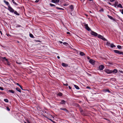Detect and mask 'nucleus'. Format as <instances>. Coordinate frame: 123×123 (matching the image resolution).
<instances>
[{
	"label": "nucleus",
	"mask_w": 123,
	"mask_h": 123,
	"mask_svg": "<svg viewBox=\"0 0 123 123\" xmlns=\"http://www.w3.org/2000/svg\"><path fill=\"white\" fill-rule=\"evenodd\" d=\"M8 9L10 11L12 12H14V10H13L11 6H8Z\"/></svg>",
	"instance_id": "obj_3"
},
{
	"label": "nucleus",
	"mask_w": 123,
	"mask_h": 123,
	"mask_svg": "<svg viewBox=\"0 0 123 123\" xmlns=\"http://www.w3.org/2000/svg\"><path fill=\"white\" fill-rule=\"evenodd\" d=\"M120 11L121 12V13L123 14V9L120 10Z\"/></svg>",
	"instance_id": "obj_33"
},
{
	"label": "nucleus",
	"mask_w": 123,
	"mask_h": 123,
	"mask_svg": "<svg viewBox=\"0 0 123 123\" xmlns=\"http://www.w3.org/2000/svg\"><path fill=\"white\" fill-rule=\"evenodd\" d=\"M105 71V72L107 74H110L112 72V71L108 69H106Z\"/></svg>",
	"instance_id": "obj_4"
},
{
	"label": "nucleus",
	"mask_w": 123,
	"mask_h": 123,
	"mask_svg": "<svg viewBox=\"0 0 123 123\" xmlns=\"http://www.w3.org/2000/svg\"><path fill=\"white\" fill-rule=\"evenodd\" d=\"M7 64L8 65H10V62L8 61V60L7 61Z\"/></svg>",
	"instance_id": "obj_35"
},
{
	"label": "nucleus",
	"mask_w": 123,
	"mask_h": 123,
	"mask_svg": "<svg viewBox=\"0 0 123 123\" xmlns=\"http://www.w3.org/2000/svg\"><path fill=\"white\" fill-rule=\"evenodd\" d=\"M100 11L103 12L104 11V9L103 8H101L99 11Z\"/></svg>",
	"instance_id": "obj_41"
},
{
	"label": "nucleus",
	"mask_w": 123,
	"mask_h": 123,
	"mask_svg": "<svg viewBox=\"0 0 123 123\" xmlns=\"http://www.w3.org/2000/svg\"><path fill=\"white\" fill-rule=\"evenodd\" d=\"M27 122L28 123H30V122L29 121H27Z\"/></svg>",
	"instance_id": "obj_60"
},
{
	"label": "nucleus",
	"mask_w": 123,
	"mask_h": 123,
	"mask_svg": "<svg viewBox=\"0 0 123 123\" xmlns=\"http://www.w3.org/2000/svg\"><path fill=\"white\" fill-rule=\"evenodd\" d=\"M84 24L85 28L87 31H90L91 30V29L89 27L87 24H86L85 23H84Z\"/></svg>",
	"instance_id": "obj_1"
},
{
	"label": "nucleus",
	"mask_w": 123,
	"mask_h": 123,
	"mask_svg": "<svg viewBox=\"0 0 123 123\" xmlns=\"http://www.w3.org/2000/svg\"><path fill=\"white\" fill-rule=\"evenodd\" d=\"M86 16H87V15H86Z\"/></svg>",
	"instance_id": "obj_63"
},
{
	"label": "nucleus",
	"mask_w": 123,
	"mask_h": 123,
	"mask_svg": "<svg viewBox=\"0 0 123 123\" xmlns=\"http://www.w3.org/2000/svg\"><path fill=\"white\" fill-rule=\"evenodd\" d=\"M16 63H17V64H22V63L21 62H16Z\"/></svg>",
	"instance_id": "obj_40"
},
{
	"label": "nucleus",
	"mask_w": 123,
	"mask_h": 123,
	"mask_svg": "<svg viewBox=\"0 0 123 123\" xmlns=\"http://www.w3.org/2000/svg\"><path fill=\"white\" fill-rule=\"evenodd\" d=\"M109 4H110V5H111V3H109Z\"/></svg>",
	"instance_id": "obj_62"
},
{
	"label": "nucleus",
	"mask_w": 123,
	"mask_h": 123,
	"mask_svg": "<svg viewBox=\"0 0 123 123\" xmlns=\"http://www.w3.org/2000/svg\"><path fill=\"white\" fill-rule=\"evenodd\" d=\"M98 38H100L104 41H105L106 40V39L103 36L99 34L98 35Z\"/></svg>",
	"instance_id": "obj_2"
},
{
	"label": "nucleus",
	"mask_w": 123,
	"mask_h": 123,
	"mask_svg": "<svg viewBox=\"0 0 123 123\" xmlns=\"http://www.w3.org/2000/svg\"><path fill=\"white\" fill-rule=\"evenodd\" d=\"M89 62L91 64H92L93 65L95 64V61L91 59L89 60Z\"/></svg>",
	"instance_id": "obj_5"
},
{
	"label": "nucleus",
	"mask_w": 123,
	"mask_h": 123,
	"mask_svg": "<svg viewBox=\"0 0 123 123\" xmlns=\"http://www.w3.org/2000/svg\"><path fill=\"white\" fill-rule=\"evenodd\" d=\"M25 123H27L25 122Z\"/></svg>",
	"instance_id": "obj_64"
},
{
	"label": "nucleus",
	"mask_w": 123,
	"mask_h": 123,
	"mask_svg": "<svg viewBox=\"0 0 123 123\" xmlns=\"http://www.w3.org/2000/svg\"><path fill=\"white\" fill-rule=\"evenodd\" d=\"M63 44L64 45H66L68 44V43L66 42H64L63 43Z\"/></svg>",
	"instance_id": "obj_37"
},
{
	"label": "nucleus",
	"mask_w": 123,
	"mask_h": 123,
	"mask_svg": "<svg viewBox=\"0 0 123 123\" xmlns=\"http://www.w3.org/2000/svg\"><path fill=\"white\" fill-rule=\"evenodd\" d=\"M39 1V0H36L35 1V2H38Z\"/></svg>",
	"instance_id": "obj_46"
},
{
	"label": "nucleus",
	"mask_w": 123,
	"mask_h": 123,
	"mask_svg": "<svg viewBox=\"0 0 123 123\" xmlns=\"http://www.w3.org/2000/svg\"><path fill=\"white\" fill-rule=\"evenodd\" d=\"M74 86L75 88L77 89H79V87L77 86L76 85H74Z\"/></svg>",
	"instance_id": "obj_20"
},
{
	"label": "nucleus",
	"mask_w": 123,
	"mask_h": 123,
	"mask_svg": "<svg viewBox=\"0 0 123 123\" xmlns=\"http://www.w3.org/2000/svg\"><path fill=\"white\" fill-rule=\"evenodd\" d=\"M30 36L32 38H33L34 37L31 34H30Z\"/></svg>",
	"instance_id": "obj_26"
},
{
	"label": "nucleus",
	"mask_w": 123,
	"mask_h": 123,
	"mask_svg": "<svg viewBox=\"0 0 123 123\" xmlns=\"http://www.w3.org/2000/svg\"><path fill=\"white\" fill-rule=\"evenodd\" d=\"M104 66L103 65H101L99 67V68L100 70H102L104 68Z\"/></svg>",
	"instance_id": "obj_8"
},
{
	"label": "nucleus",
	"mask_w": 123,
	"mask_h": 123,
	"mask_svg": "<svg viewBox=\"0 0 123 123\" xmlns=\"http://www.w3.org/2000/svg\"><path fill=\"white\" fill-rule=\"evenodd\" d=\"M86 88H87L90 89V87H89V86H87L86 87Z\"/></svg>",
	"instance_id": "obj_50"
},
{
	"label": "nucleus",
	"mask_w": 123,
	"mask_h": 123,
	"mask_svg": "<svg viewBox=\"0 0 123 123\" xmlns=\"http://www.w3.org/2000/svg\"><path fill=\"white\" fill-rule=\"evenodd\" d=\"M20 87L21 88V89L22 90H24L22 88V87L21 86H20Z\"/></svg>",
	"instance_id": "obj_48"
},
{
	"label": "nucleus",
	"mask_w": 123,
	"mask_h": 123,
	"mask_svg": "<svg viewBox=\"0 0 123 123\" xmlns=\"http://www.w3.org/2000/svg\"><path fill=\"white\" fill-rule=\"evenodd\" d=\"M110 44V43L107 42V44L109 45V44Z\"/></svg>",
	"instance_id": "obj_53"
},
{
	"label": "nucleus",
	"mask_w": 123,
	"mask_h": 123,
	"mask_svg": "<svg viewBox=\"0 0 123 123\" xmlns=\"http://www.w3.org/2000/svg\"><path fill=\"white\" fill-rule=\"evenodd\" d=\"M89 12H90V13H92V12H91V11H89Z\"/></svg>",
	"instance_id": "obj_61"
},
{
	"label": "nucleus",
	"mask_w": 123,
	"mask_h": 123,
	"mask_svg": "<svg viewBox=\"0 0 123 123\" xmlns=\"http://www.w3.org/2000/svg\"><path fill=\"white\" fill-rule=\"evenodd\" d=\"M0 33L1 34V35H2V31H0Z\"/></svg>",
	"instance_id": "obj_55"
},
{
	"label": "nucleus",
	"mask_w": 123,
	"mask_h": 123,
	"mask_svg": "<svg viewBox=\"0 0 123 123\" xmlns=\"http://www.w3.org/2000/svg\"><path fill=\"white\" fill-rule=\"evenodd\" d=\"M80 54L81 56H83L85 55L84 53L82 52H80Z\"/></svg>",
	"instance_id": "obj_18"
},
{
	"label": "nucleus",
	"mask_w": 123,
	"mask_h": 123,
	"mask_svg": "<svg viewBox=\"0 0 123 123\" xmlns=\"http://www.w3.org/2000/svg\"><path fill=\"white\" fill-rule=\"evenodd\" d=\"M12 0V2L13 3L15 4V5H17V4L14 1V0Z\"/></svg>",
	"instance_id": "obj_31"
},
{
	"label": "nucleus",
	"mask_w": 123,
	"mask_h": 123,
	"mask_svg": "<svg viewBox=\"0 0 123 123\" xmlns=\"http://www.w3.org/2000/svg\"><path fill=\"white\" fill-rule=\"evenodd\" d=\"M118 2L117 1H116L115 2V3L114 4V5L115 7H116L118 5Z\"/></svg>",
	"instance_id": "obj_11"
},
{
	"label": "nucleus",
	"mask_w": 123,
	"mask_h": 123,
	"mask_svg": "<svg viewBox=\"0 0 123 123\" xmlns=\"http://www.w3.org/2000/svg\"><path fill=\"white\" fill-rule=\"evenodd\" d=\"M59 42L61 43H62V42L61 41H59Z\"/></svg>",
	"instance_id": "obj_59"
},
{
	"label": "nucleus",
	"mask_w": 123,
	"mask_h": 123,
	"mask_svg": "<svg viewBox=\"0 0 123 123\" xmlns=\"http://www.w3.org/2000/svg\"><path fill=\"white\" fill-rule=\"evenodd\" d=\"M80 111L81 114L83 115H85L83 111V110L81 108L80 109Z\"/></svg>",
	"instance_id": "obj_13"
},
{
	"label": "nucleus",
	"mask_w": 123,
	"mask_h": 123,
	"mask_svg": "<svg viewBox=\"0 0 123 123\" xmlns=\"http://www.w3.org/2000/svg\"><path fill=\"white\" fill-rule=\"evenodd\" d=\"M112 72L116 73L117 72V70L116 69H114V70L112 71Z\"/></svg>",
	"instance_id": "obj_23"
},
{
	"label": "nucleus",
	"mask_w": 123,
	"mask_h": 123,
	"mask_svg": "<svg viewBox=\"0 0 123 123\" xmlns=\"http://www.w3.org/2000/svg\"><path fill=\"white\" fill-rule=\"evenodd\" d=\"M63 84L65 86H68V84L67 83H66V84H65L64 83H63Z\"/></svg>",
	"instance_id": "obj_42"
},
{
	"label": "nucleus",
	"mask_w": 123,
	"mask_h": 123,
	"mask_svg": "<svg viewBox=\"0 0 123 123\" xmlns=\"http://www.w3.org/2000/svg\"><path fill=\"white\" fill-rule=\"evenodd\" d=\"M68 87H69V88L70 89H71V87H70V86H68Z\"/></svg>",
	"instance_id": "obj_49"
},
{
	"label": "nucleus",
	"mask_w": 123,
	"mask_h": 123,
	"mask_svg": "<svg viewBox=\"0 0 123 123\" xmlns=\"http://www.w3.org/2000/svg\"><path fill=\"white\" fill-rule=\"evenodd\" d=\"M66 103V101L64 100H62L60 102V104H65Z\"/></svg>",
	"instance_id": "obj_10"
},
{
	"label": "nucleus",
	"mask_w": 123,
	"mask_h": 123,
	"mask_svg": "<svg viewBox=\"0 0 123 123\" xmlns=\"http://www.w3.org/2000/svg\"><path fill=\"white\" fill-rule=\"evenodd\" d=\"M23 95L25 97H26V96H25V94H24L25 93L24 92H23Z\"/></svg>",
	"instance_id": "obj_43"
},
{
	"label": "nucleus",
	"mask_w": 123,
	"mask_h": 123,
	"mask_svg": "<svg viewBox=\"0 0 123 123\" xmlns=\"http://www.w3.org/2000/svg\"><path fill=\"white\" fill-rule=\"evenodd\" d=\"M60 109L62 110H63L66 111L67 112H68V110H67V109L65 108H61Z\"/></svg>",
	"instance_id": "obj_14"
},
{
	"label": "nucleus",
	"mask_w": 123,
	"mask_h": 123,
	"mask_svg": "<svg viewBox=\"0 0 123 123\" xmlns=\"http://www.w3.org/2000/svg\"><path fill=\"white\" fill-rule=\"evenodd\" d=\"M103 91L104 92H106L107 91L108 92H111L108 89H104V90H103Z\"/></svg>",
	"instance_id": "obj_16"
},
{
	"label": "nucleus",
	"mask_w": 123,
	"mask_h": 123,
	"mask_svg": "<svg viewBox=\"0 0 123 123\" xmlns=\"http://www.w3.org/2000/svg\"><path fill=\"white\" fill-rule=\"evenodd\" d=\"M51 2L53 3H58L59 1V0H51Z\"/></svg>",
	"instance_id": "obj_9"
},
{
	"label": "nucleus",
	"mask_w": 123,
	"mask_h": 123,
	"mask_svg": "<svg viewBox=\"0 0 123 123\" xmlns=\"http://www.w3.org/2000/svg\"><path fill=\"white\" fill-rule=\"evenodd\" d=\"M4 2L7 5H9V3L8 2L4 0Z\"/></svg>",
	"instance_id": "obj_21"
},
{
	"label": "nucleus",
	"mask_w": 123,
	"mask_h": 123,
	"mask_svg": "<svg viewBox=\"0 0 123 123\" xmlns=\"http://www.w3.org/2000/svg\"><path fill=\"white\" fill-rule=\"evenodd\" d=\"M50 5L51 6H55V5H54L53 4H50Z\"/></svg>",
	"instance_id": "obj_34"
},
{
	"label": "nucleus",
	"mask_w": 123,
	"mask_h": 123,
	"mask_svg": "<svg viewBox=\"0 0 123 123\" xmlns=\"http://www.w3.org/2000/svg\"><path fill=\"white\" fill-rule=\"evenodd\" d=\"M114 52H115V53L117 54H123V52L120 51L118 50H114Z\"/></svg>",
	"instance_id": "obj_6"
},
{
	"label": "nucleus",
	"mask_w": 123,
	"mask_h": 123,
	"mask_svg": "<svg viewBox=\"0 0 123 123\" xmlns=\"http://www.w3.org/2000/svg\"><path fill=\"white\" fill-rule=\"evenodd\" d=\"M48 119L49 120H50L52 122V121H53L52 119H49V118H48Z\"/></svg>",
	"instance_id": "obj_57"
},
{
	"label": "nucleus",
	"mask_w": 123,
	"mask_h": 123,
	"mask_svg": "<svg viewBox=\"0 0 123 123\" xmlns=\"http://www.w3.org/2000/svg\"><path fill=\"white\" fill-rule=\"evenodd\" d=\"M91 34L92 35H93L95 36H97L98 35L97 33L93 31H92L91 32Z\"/></svg>",
	"instance_id": "obj_7"
},
{
	"label": "nucleus",
	"mask_w": 123,
	"mask_h": 123,
	"mask_svg": "<svg viewBox=\"0 0 123 123\" xmlns=\"http://www.w3.org/2000/svg\"><path fill=\"white\" fill-rule=\"evenodd\" d=\"M117 47L119 49H121V46L120 45H118Z\"/></svg>",
	"instance_id": "obj_30"
},
{
	"label": "nucleus",
	"mask_w": 123,
	"mask_h": 123,
	"mask_svg": "<svg viewBox=\"0 0 123 123\" xmlns=\"http://www.w3.org/2000/svg\"><path fill=\"white\" fill-rule=\"evenodd\" d=\"M57 95L59 96H61L62 95V93L61 92H59L57 94Z\"/></svg>",
	"instance_id": "obj_22"
},
{
	"label": "nucleus",
	"mask_w": 123,
	"mask_h": 123,
	"mask_svg": "<svg viewBox=\"0 0 123 123\" xmlns=\"http://www.w3.org/2000/svg\"><path fill=\"white\" fill-rule=\"evenodd\" d=\"M16 90L17 91H18L19 92H21V90L19 88L17 87L16 88Z\"/></svg>",
	"instance_id": "obj_17"
},
{
	"label": "nucleus",
	"mask_w": 123,
	"mask_h": 123,
	"mask_svg": "<svg viewBox=\"0 0 123 123\" xmlns=\"http://www.w3.org/2000/svg\"><path fill=\"white\" fill-rule=\"evenodd\" d=\"M9 92H10L12 93H14V91H13V90H9Z\"/></svg>",
	"instance_id": "obj_28"
},
{
	"label": "nucleus",
	"mask_w": 123,
	"mask_h": 123,
	"mask_svg": "<svg viewBox=\"0 0 123 123\" xmlns=\"http://www.w3.org/2000/svg\"><path fill=\"white\" fill-rule=\"evenodd\" d=\"M110 45L111 48H113V47H116L113 44H111Z\"/></svg>",
	"instance_id": "obj_19"
},
{
	"label": "nucleus",
	"mask_w": 123,
	"mask_h": 123,
	"mask_svg": "<svg viewBox=\"0 0 123 123\" xmlns=\"http://www.w3.org/2000/svg\"><path fill=\"white\" fill-rule=\"evenodd\" d=\"M108 18H110V19H113V18L111 16H110L109 15H108Z\"/></svg>",
	"instance_id": "obj_27"
},
{
	"label": "nucleus",
	"mask_w": 123,
	"mask_h": 123,
	"mask_svg": "<svg viewBox=\"0 0 123 123\" xmlns=\"http://www.w3.org/2000/svg\"><path fill=\"white\" fill-rule=\"evenodd\" d=\"M16 84H17V85L18 86H20V85L18 83H16Z\"/></svg>",
	"instance_id": "obj_45"
},
{
	"label": "nucleus",
	"mask_w": 123,
	"mask_h": 123,
	"mask_svg": "<svg viewBox=\"0 0 123 123\" xmlns=\"http://www.w3.org/2000/svg\"><path fill=\"white\" fill-rule=\"evenodd\" d=\"M56 8L57 9H60V10H64V9H63L62 8H59V7H56Z\"/></svg>",
	"instance_id": "obj_29"
},
{
	"label": "nucleus",
	"mask_w": 123,
	"mask_h": 123,
	"mask_svg": "<svg viewBox=\"0 0 123 123\" xmlns=\"http://www.w3.org/2000/svg\"><path fill=\"white\" fill-rule=\"evenodd\" d=\"M62 66L64 67H67L68 66V65L65 63H62Z\"/></svg>",
	"instance_id": "obj_12"
},
{
	"label": "nucleus",
	"mask_w": 123,
	"mask_h": 123,
	"mask_svg": "<svg viewBox=\"0 0 123 123\" xmlns=\"http://www.w3.org/2000/svg\"><path fill=\"white\" fill-rule=\"evenodd\" d=\"M117 7H120L121 8H123V7L121 4H119L117 5Z\"/></svg>",
	"instance_id": "obj_15"
},
{
	"label": "nucleus",
	"mask_w": 123,
	"mask_h": 123,
	"mask_svg": "<svg viewBox=\"0 0 123 123\" xmlns=\"http://www.w3.org/2000/svg\"><path fill=\"white\" fill-rule=\"evenodd\" d=\"M66 5H67L65 4H64L63 5V6H66Z\"/></svg>",
	"instance_id": "obj_54"
},
{
	"label": "nucleus",
	"mask_w": 123,
	"mask_h": 123,
	"mask_svg": "<svg viewBox=\"0 0 123 123\" xmlns=\"http://www.w3.org/2000/svg\"><path fill=\"white\" fill-rule=\"evenodd\" d=\"M67 34H70V33L69 32H67Z\"/></svg>",
	"instance_id": "obj_47"
},
{
	"label": "nucleus",
	"mask_w": 123,
	"mask_h": 123,
	"mask_svg": "<svg viewBox=\"0 0 123 123\" xmlns=\"http://www.w3.org/2000/svg\"><path fill=\"white\" fill-rule=\"evenodd\" d=\"M14 13L17 15H19V14H18L16 11L14 12Z\"/></svg>",
	"instance_id": "obj_25"
},
{
	"label": "nucleus",
	"mask_w": 123,
	"mask_h": 123,
	"mask_svg": "<svg viewBox=\"0 0 123 123\" xmlns=\"http://www.w3.org/2000/svg\"><path fill=\"white\" fill-rule=\"evenodd\" d=\"M69 8L72 10H73V6L72 5H71L69 7Z\"/></svg>",
	"instance_id": "obj_24"
},
{
	"label": "nucleus",
	"mask_w": 123,
	"mask_h": 123,
	"mask_svg": "<svg viewBox=\"0 0 123 123\" xmlns=\"http://www.w3.org/2000/svg\"><path fill=\"white\" fill-rule=\"evenodd\" d=\"M4 100L5 102H8V100L7 99H5Z\"/></svg>",
	"instance_id": "obj_32"
},
{
	"label": "nucleus",
	"mask_w": 123,
	"mask_h": 123,
	"mask_svg": "<svg viewBox=\"0 0 123 123\" xmlns=\"http://www.w3.org/2000/svg\"><path fill=\"white\" fill-rule=\"evenodd\" d=\"M87 59H90V57H89V56H88V57H87Z\"/></svg>",
	"instance_id": "obj_56"
},
{
	"label": "nucleus",
	"mask_w": 123,
	"mask_h": 123,
	"mask_svg": "<svg viewBox=\"0 0 123 123\" xmlns=\"http://www.w3.org/2000/svg\"><path fill=\"white\" fill-rule=\"evenodd\" d=\"M57 58H58V59H60V57H59V56H57Z\"/></svg>",
	"instance_id": "obj_52"
},
{
	"label": "nucleus",
	"mask_w": 123,
	"mask_h": 123,
	"mask_svg": "<svg viewBox=\"0 0 123 123\" xmlns=\"http://www.w3.org/2000/svg\"><path fill=\"white\" fill-rule=\"evenodd\" d=\"M52 122L54 123H56L55 122V121H52Z\"/></svg>",
	"instance_id": "obj_58"
},
{
	"label": "nucleus",
	"mask_w": 123,
	"mask_h": 123,
	"mask_svg": "<svg viewBox=\"0 0 123 123\" xmlns=\"http://www.w3.org/2000/svg\"><path fill=\"white\" fill-rule=\"evenodd\" d=\"M2 58L3 59H5L6 60V61H7L8 60L7 59H6V57H2Z\"/></svg>",
	"instance_id": "obj_36"
},
{
	"label": "nucleus",
	"mask_w": 123,
	"mask_h": 123,
	"mask_svg": "<svg viewBox=\"0 0 123 123\" xmlns=\"http://www.w3.org/2000/svg\"><path fill=\"white\" fill-rule=\"evenodd\" d=\"M119 72H120L121 73H123V71H119Z\"/></svg>",
	"instance_id": "obj_51"
},
{
	"label": "nucleus",
	"mask_w": 123,
	"mask_h": 123,
	"mask_svg": "<svg viewBox=\"0 0 123 123\" xmlns=\"http://www.w3.org/2000/svg\"><path fill=\"white\" fill-rule=\"evenodd\" d=\"M6 108H7V110L8 111H10V109L9 108V107H6Z\"/></svg>",
	"instance_id": "obj_38"
},
{
	"label": "nucleus",
	"mask_w": 123,
	"mask_h": 123,
	"mask_svg": "<svg viewBox=\"0 0 123 123\" xmlns=\"http://www.w3.org/2000/svg\"><path fill=\"white\" fill-rule=\"evenodd\" d=\"M0 89L1 90H4V89L3 87H0Z\"/></svg>",
	"instance_id": "obj_39"
},
{
	"label": "nucleus",
	"mask_w": 123,
	"mask_h": 123,
	"mask_svg": "<svg viewBox=\"0 0 123 123\" xmlns=\"http://www.w3.org/2000/svg\"><path fill=\"white\" fill-rule=\"evenodd\" d=\"M115 0H110L111 2H112L115 1Z\"/></svg>",
	"instance_id": "obj_44"
}]
</instances>
